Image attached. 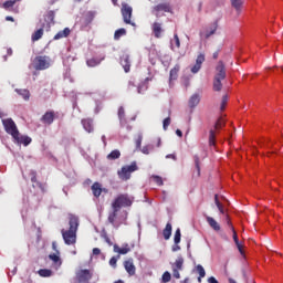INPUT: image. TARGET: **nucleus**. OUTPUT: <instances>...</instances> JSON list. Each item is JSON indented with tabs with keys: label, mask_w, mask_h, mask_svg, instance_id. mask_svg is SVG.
<instances>
[{
	"label": "nucleus",
	"mask_w": 283,
	"mask_h": 283,
	"mask_svg": "<svg viewBox=\"0 0 283 283\" xmlns=\"http://www.w3.org/2000/svg\"><path fill=\"white\" fill-rule=\"evenodd\" d=\"M214 203H216L217 208L219 209L220 213L224 214V207L218 199V195L214 196Z\"/></svg>",
	"instance_id": "39"
},
{
	"label": "nucleus",
	"mask_w": 283,
	"mask_h": 283,
	"mask_svg": "<svg viewBox=\"0 0 283 283\" xmlns=\"http://www.w3.org/2000/svg\"><path fill=\"white\" fill-rule=\"evenodd\" d=\"M214 78H221L224 81L227 78V66H224V62L220 60L216 66Z\"/></svg>",
	"instance_id": "8"
},
{
	"label": "nucleus",
	"mask_w": 283,
	"mask_h": 283,
	"mask_svg": "<svg viewBox=\"0 0 283 283\" xmlns=\"http://www.w3.org/2000/svg\"><path fill=\"white\" fill-rule=\"evenodd\" d=\"M43 28H45V25L43 24L42 28L38 29L35 32L32 33L31 35V41L33 43H35V41H40V39H43Z\"/></svg>",
	"instance_id": "18"
},
{
	"label": "nucleus",
	"mask_w": 283,
	"mask_h": 283,
	"mask_svg": "<svg viewBox=\"0 0 283 283\" xmlns=\"http://www.w3.org/2000/svg\"><path fill=\"white\" fill-rule=\"evenodd\" d=\"M106 158L107 160H118V158H120V150L118 149L112 150Z\"/></svg>",
	"instance_id": "30"
},
{
	"label": "nucleus",
	"mask_w": 283,
	"mask_h": 283,
	"mask_svg": "<svg viewBox=\"0 0 283 283\" xmlns=\"http://www.w3.org/2000/svg\"><path fill=\"white\" fill-rule=\"evenodd\" d=\"M206 220L209 224V227H211L213 229V231H220V223H218V221H216V219H213V217H206Z\"/></svg>",
	"instance_id": "19"
},
{
	"label": "nucleus",
	"mask_w": 283,
	"mask_h": 283,
	"mask_svg": "<svg viewBox=\"0 0 283 283\" xmlns=\"http://www.w3.org/2000/svg\"><path fill=\"white\" fill-rule=\"evenodd\" d=\"M218 56H220V49L217 50L213 54H212V59L218 60Z\"/></svg>",
	"instance_id": "59"
},
{
	"label": "nucleus",
	"mask_w": 283,
	"mask_h": 283,
	"mask_svg": "<svg viewBox=\"0 0 283 283\" xmlns=\"http://www.w3.org/2000/svg\"><path fill=\"white\" fill-rule=\"evenodd\" d=\"M166 158H172V160H176V155L169 154V155L166 156Z\"/></svg>",
	"instance_id": "64"
},
{
	"label": "nucleus",
	"mask_w": 283,
	"mask_h": 283,
	"mask_svg": "<svg viewBox=\"0 0 283 283\" xmlns=\"http://www.w3.org/2000/svg\"><path fill=\"white\" fill-rule=\"evenodd\" d=\"M51 63L52 60L48 55H36L32 61L33 70L38 72L50 69Z\"/></svg>",
	"instance_id": "4"
},
{
	"label": "nucleus",
	"mask_w": 283,
	"mask_h": 283,
	"mask_svg": "<svg viewBox=\"0 0 283 283\" xmlns=\"http://www.w3.org/2000/svg\"><path fill=\"white\" fill-rule=\"evenodd\" d=\"M70 28H65L54 35V41H59V39H66V36H70Z\"/></svg>",
	"instance_id": "21"
},
{
	"label": "nucleus",
	"mask_w": 283,
	"mask_h": 283,
	"mask_svg": "<svg viewBox=\"0 0 283 283\" xmlns=\"http://www.w3.org/2000/svg\"><path fill=\"white\" fill-rule=\"evenodd\" d=\"M174 39L176 48H180V38H178V33L174 34Z\"/></svg>",
	"instance_id": "55"
},
{
	"label": "nucleus",
	"mask_w": 283,
	"mask_h": 283,
	"mask_svg": "<svg viewBox=\"0 0 283 283\" xmlns=\"http://www.w3.org/2000/svg\"><path fill=\"white\" fill-rule=\"evenodd\" d=\"M94 17H96L94 11H88L84 17V25H90L94 21Z\"/></svg>",
	"instance_id": "28"
},
{
	"label": "nucleus",
	"mask_w": 283,
	"mask_h": 283,
	"mask_svg": "<svg viewBox=\"0 0 283 283\" xmlns=\"http://www.w3.org/2000/svg\"><path fill=\"white\" fill-rule=\"evenodd\" d=\"M171 231H172L171 223L168 222L165 229L163 230V235L165 240H169V238H171Z\"/></svg>",
	"instance_id": "24"
},
{
	"label": "nucleus",
	"mask_w": 283,
	"mask_h": 283,
	"mask_svg": "<svg viewBox=\"0 0 283 283\" xmlns=\"http://www.w3.org/2000/svg\"><path fill=\"white\" fill-rule=\"evenodd\" d=\"M52 249H53V251H55V252L57 253V255H59V250L56 249V242H55V241L52 242Z\"/></svg>",
	"instance_id": "63"
},
{
	"label": "nucleus",
	"mask_w": 283,
	"mask_h": 283,
	"mask_svg": "<svg viewBox=\"0 0 283 283\" xmlns=\"http://www.w3.org/2000/svg\"><path fill=\"white\" fill-rule=\"evenodd\" d=\"M126 34H127V31L125 29H118L114 33V39H115V41H118V39H120V36H125Z\"/></svg>",
	"instance_id": "35"
},
{
	"label": "nucleus",
	"mask_w": 283,
	"mask_h": 283,
	"mask_svg": "<svg viewBox=\"0 0 283 283\" xmlns=\"http://www.w3.org/2000/svg\"><path fill=\"white\" fill-rule=\"evenodd\" d=\"M218 30V28H213L210 31H207L206 34L203 35L205 39H209L210 36H213V34H216V31Z\"/></svg>",
	"instance_id": "48"
},
{
	"label": "nucleus",
	"mask_w": 283,
	"mask_h": 283,
	"mask_svg": "<svg viewBox=\"0 0 283 283\" xmlns=\"http://www.w3.org/2000/svg\"><path fill=\"white\" fill-rule=\"evenodd\" d=\"M233 231V240H234V244H238L240 242V240L238 239V232H235V230Z\"/></svg>",
	"instance_id": "58"
},
{
	"label": "nucleus",
	"mask_w": 283,
	"mask_h": 283,
	"mask_svg": "<svg viewBox=\"0 0 283 283\" xmlns=\"http://www.w3.org/2000/svg\"><path fill=\"white\" fill-rule=\"evenodd\" d=\"M179 72H180V64H176L174 69L170 70V81H176V78H178Z\"/></svg>",
	"instance_id": "27"
},
{
	"label": "nucleus",
	"mask_w": 283,
	"mask_h": 283,
	"mask_svg": "<svg viewBox=\"0 0 283 283\" xmlns=\"http://www.w3.org/2000/svg\"><path fill=\"white\" fill-rule=\"evenodd\" d=\"M233 9L237 10L238 14L242 11V0H230Z\"/></svg>",
	"instance_id": "31"
},
{
	"label": "nucleus",
	"mask_w": 283,
	"mask_h": 283,
	"mask_svg": "<svg viewBox=\"0 0 283 283\" xmlns=\"http://www.w3.org/2000/svg\"><path fill=\"white\" fill-rule=\"evenodd\" d=\"M93 255H101V249L94 248L93 249Z\"/></svg>",
	"instance_id": "60"
},
{
	"label": "nucleus",
	"mask_w": 283,
	"mask_h": 283,
	"mask_svg": "<svg viewBox=\"0 0 283 283\" xmlns=\"http://www.w3.org/2000/svg\"><path fill=\"white\" fill-rule=\"evenodd\" d=\"M105 61V57L102 59H96V57H92L90 60L86 61V65L88 67H96V65H101V62Z\"/></svg>",
	"instance_id": "23"
},
{
	"label": "nucleus",
	"mask_w": 283,
	"mask_h": 283,
	"mask_svg": "<svg viewBox=\"0 0 283 283\" xmlns=\"http://www.w3.org/2000/svg\"><path fill=\"white\" fill-rule=\"evenodd\" d=\"M118 118H119L120 123H123V120H125V108L123 106H120L118 108Z\"/></svg>",
	"instance_id": "44"
},
{
	"label": "nucleus",
	"mask_w": 283,
	"mask_h": 283,
	"mask_svg": "<svg viewBox=\"0 0 283 283\" xmlns=\"http://www.w3.org/2000/svg\"><path fill=\"white\" fill-rule=\"evenodd\" d=\"M124 269L128 275H136V265H134V259L124 261Z\"/></svg>",
	"instance_id": "11"
},
{
	"label": "nucleus",
	"mask_w": 283,
	"mask_h": 283,
	"mask_svg": "<svg viewBox=\"0 0 283 283\" xmlns=\"http://www.w3.org/2000/svg\"><path fill=\"white\" fill-rule=\"evenodd\" d=\"M153 32H154L156 39H160V36L163 34V27L160 25V23L155 22L153 24Z\"/></svg>",
	"instance_id": "22"
},
{
	"label": "nucleus",
	"mask_w": 283,
	"mask_h": 283,
	"mask_svg": "<svg viewBox=\"0 0 283 283\" xmlns=\"http://www.w3.org/2000/svg\"><path fill=\"white\" fill-rule=\"evenodd\" d=\"M209 145L210 147H216V130L210 129L209 132Z\"/></svg>",
	"instance_id": "34"
},
{
	"label": "nucleus",
	"mask_w": 283,
	"mask_h": 283,
	"mask_svg": "<svg viewBox=\"0 0 283 283\" xmlns=\"http://www.w3.org/2000/svg\"><path fill=\"white\" fill-rule=\"evenodd\" d=\"M188 105H189L190 109H193V107H198V105H200V95L199 94H193L189 98Z\"/></svg>",
	"instance_id": "17"
},
{
	"label": "nucleus",
	"mask_w": 283,
	"mask_h": 283,
	"mask_svg": "<svg viewBox=\"0 0 283 283\" xmlns=\"http://www.w3.org/2000/svg\"><path fill=\"white\" fill-rule=\"evenodd\" d=\"M54 118H55L54 111H48L41 117V123H43V125H52V123H54Z\"/></svg>",
	"instance_id": "10"
},
{
	"label": "nucleus",
	"mask_w": 283,
	"mask_h": 283,
	"mask_svg": "<svg viewBox=\"0 0 283 283\" xmlns=\"http://www.w3.org/2000/svg\"><path fill=\"white\" fill-rule=\"evenodd\" d=\"M136 148L140 149V145H143V136H138V138L135 142Z\"/></svg>",
	"instance_id": "54"
},
{
	"label": "nucleus",
	"mask_w": 283,
	"mask_h": 283,
	"mask_svg": "<svg viewBox=\"0 0 283 283\" xmlns=\"http://www.w3.org/2000/svg\"><path fill=\"white\" fill-rule=\"evenodd\" d=\"M49 259L52 260V262H54V264H57L59 266H61L62 262H61V256H59V254H50Z\"/></svg>",
	"instance_id": "36"
},
{
	"label": "nucleus",
	"mask_w": 283,
	"mask_h": 283,
	"mask_svg": "<svg viewBox=\"0 0 283 283\" xmlns=\"http://www.w3.org/2000/svg\"><path fill=\"white\" fill-rule=\"evenodd\" d=\"M113 251L114 253H118V255H127V253L132 251V247H129L128 243H124L122 248L118 247V244H114Z\"/></svg>",
	"instance_id": "9"
},
{
	"label": "nucleus",
	"mask_w": 283,
	"mask_h": 283,
	"mask_svg": "<svg viewBox=\"0 0 283 283\" xmlns=\"http://www.w3.org/2000/svg\"><path fill=\"white\" fill-rule=\"evenodd\" d=\"M93 273L90 270H78L75 274V277L78 283H90V280L93 277Z\"/></svg>",
	"instance_id": "7"
},
{
	"label": "nucleus",
	"mask_w": 283,
	"mask_h": 283,
	"mask_svg": "<svg viewBox=\"0 0 283 283\" xmlns=\"http://www.w3.org/2000/svg\"><path fill=\"white\" fill-rule=\"evenodd\" d=\"M119 211L118 208H113V211L108 214V222L113 224V227L116 224V218H118Z\"/></svg>",
	"instance_id": "20"
},
{
	"label": "nucleus",
	"mask_w": 283,
	"mask_h": 283,
	"mask_svg": "<svg viewBox=\"0 0 283 283\" xmlns=\"http://www.w3.org/2000/svg\"><path fill=\"white\" fill-rule=\"evenodd\" d=\"M201 65L200 64H195L192 67H191V72H192V74H198V72H200V70H201Z\"/></svg>",
	"instance_id": "50"
},
{
	"label": "nucleus",
	"mask_w": 283,
	"mask_h": 283,
	"mask_svg": "<svg viewBox=\"0 0 283 283\" xmlns=\"http://www.w3.org/2000/svg\"><path fill=\"white\" fill-rule=\"evenodd\" d=\"M227 101H229V97L227 95H223L221 101V111L227 107Z\"/></svg>",
	"instance_id": "51"
},
{
	"label": "nucleus",
	"mask_w": 283,
	"mask_h": 283,
	"mask_svg": "<svg viewBox=\"0 0 283 283\" xmlns=\"http://www.w3.org/2000/svg\"><path fill=\"white\" fill-rule=\"evenodd\" d=\"M182 264H185V259L182 256H178L172 269L182 271Z\"/></svg>",
	"instance_id": "32"
},
{
	"label": "nucleus",
	"mask_w": 283,
	"mask_h": 283,
	"mask_svg": "<svg viewBox=\"0 0 283 283\" xmlns=\"http://www.w3.org/2000/svg\"><path fill=\"white\" fill-rule=\"evenodd\" d=\"M151 178H153L154 182H156V185H158V187H163V185H164L163 177L155 175Z\"/></svg>",
	"instance_id": "45"
},
{
	"label": "nucleus",
	"mask_w": 283,
	"mask_h": 283,
	"mask_svg": "<svg viewBox=\"0 0 283 283\" xmlns=\"http://www.w3.org/2000/svg\"><path fill=\"white\" fill-rule=\"evenodd\" d=\"M118 262V259L116 256L111 258L109 264L113 266V269H116V263Z\"/></svg>",
	"instance_id": "52"
},
{
	"label": "nucleus",
	"mask_w": 283,
	"mask_h": 283,
	"mask_svg": "<svg viewBox=\"0 0 283 283\" xmlns=\"http://www.w3.org/2000/svg\"><path fill=\"white\" fill-rule=\"evenodd\" d=\"M171 125V117H166L163 122V128L167 130V128Z\"/></svg>",
	"instance_id": "47"
},
{
	"label": "nucleus",
	"mask_w": 283,
	"mask_h": 283,
	"mask_svg": "<svg viewBox=\"0 0 283 283\" xmlns=\"http://www.w3.org/2000/svg\"><path fill=\"white\" fill-rule=\"evenodd\" d=\"M40 277H52V270L41 269L38 271Z\"/></svg>",
	"instance_id": "33"
},
{
	"label": "nucleus",
	"mask_w": 283,
	"mask_h": 283,
	"mask_svg": "<svg viewBox=\"0 0 283 283\" xmlns=\"http://www.w3.org/2000/svg\"><path fill=\"white\" fill-rule=\"evenodd\" d=\"M208 283H219V282L216 280L214 276H210V277L208 279Z\"/></svg>",
	"instance_id": "62"
},
{
	"label": "nucleus",
	"mask_w": 283,
	"mask_h": 283,
	"mask_svg": "<svg viewBox=\"0 0 283 283\" xmlns=\"http://www.w3.org/2000/svg\"><path fill=\"white\" fill-rule=\"evenodd\" d=\"M120 65L124 69V72H129L130 67H132V60H129V55L128 54H123L120 56Z\"/></svg>",
	"instance_id": "13"
},
{
	"label": "nucleus",
	"mask_w": 283,
	"mask_h": 283,
	"mask_svg": "<svg viewBox=\"0 0 283 283\" xmlns=\"http://www.w3.org/2000/svg\"><path fill=\"white\" fill-rule=\"evenodd\" d=\"M196 63H197V65H201L202 66V64L205 63V53H200L197 56Z\"/></svg>",
	"instance_id": "46"
},
{
	"label": "nucleus",
	"mask_w": 283,
	"mask_h": 283,
	"mask_svg": "<svg viewBox=\"0 0 283 283\" xmlns=\"http://www.w3.org/2000/svg\"><path fill=\"white\" fill-rule=\"evenodd\" d=\"M69 230L63 229L61 231L64 243L69 247L76 244V233L78 231V217L71 214L69 217Z\"/></svg>",
	"instance_id": "1"
},
{
	"label": "nucleus",
	"mask_w": 283,
	"mask_h": 283,
	"mask_svg": "<svg viewBox=\"0 0 283 283\" xmlns=\"http://www.w3.org/2000/svg\"><path fill=\"white\" fill-rule=\"evenodd\" d=\"M48 17L51 21H54V11H49Z\"/></svg>",
	"instance_id": "61"
},
{
	"label": "nucleus",
	"mask_w": 283,
	"mask_h": 283,
	"mask_svg": "<svg viewBox=\"0 0 283 283\" xmlns=\"http://www.w3.org/2000/svg\"><path fill=\"white\" fill-rule=\"evenodd\" d=\"M196 271L199 274L198 282L201 283L202 282V277H205L207 275V272L205 271V268L201 264H198L196 266Z\"/></svg>",
	"instance_id": "26"
},
{
	"label": "nucleus",
	"mask_w": 283,
	"mask_h": 283,
	"mask_svg": "<svg viewBox=\"0 0 283 283\" xmlns=\"http://www.w3.org/2000/svg\"><path fill=\"white\" fill-rule=\"evenodd\" d=\"M235 247L238 248V251L241 253V255H244V250L242 243H235Z\"/></svg>",
	"instance_id": "56"
},
{
	"label": "nucleus",
	"mask_w": 283,
	"mask_h": 283,
	"mask_svg": "<svg viewBox=\"0 0 283 283\" xmlns=\"http://www.w3.org/2000/svg\"><path fill=\"white\" fill-rule=\"evenodd\" d=\"M17 94L22 96L24 101H30V91L24 90V88H17L15 90Z\"/></svg>",
	"instance_id": "29"
},
{
	"label": "nucleus",
	"mask_w": 283,
	"mask_h": 283,
	"mask_svg": "<svg viewBox=\"0 0 283 283\" xmlns=\"http://www.w3.org/2000/svg\"><path fill=\"white\" fill-rule=\"evenodd\" d=\"M13 139L15 140V143H18V145H24V147H28V145L32 143V138L28 136H21L20 133H18V137H13Z\"/></svg>",
	"instance_id": "14"
},
{
	"label": "nucleus",
	"mask_w": 283,
	"mask_h": 283,
	"mask_svg": "<svg viewBox=\"0 0 283 283\" xmlns=\"http://www.w3.org/2000/svg\"><path fill=\"white\" fill-rule=\"evenodd\" d=\"M180 270L172 268V275L176 280H180Z\"/></svg>",
	"instance_id": "53"
},
{
	"label": "nucleus",
	"mask_w": 283,
	"mask_h": 283,
	"mask_svg": "<svg viewBox=\"0 0 283 283\" xmlns=\"http://www.w3.org/2000/svg\"><path fill=\"white\" fill-rule=\"evenodd\" d=\"M151 149H154V146H144L142 148V153H144L146 156H149V151H151Z\"/></svg>",
	"instance_id": "49"
},
{
	"label": "nucleus",
	"mask_w": 283,
	"mask_h": 283,
	"mask_svg": "<svg viewBox=\"0 0 283 283\" xmlns=\"http://www.w3.org/2000/svg\"><path fill=\"white\" fill-rule=\"evenodd\" d=\"M226 222H227L228 227L232 229V231L235 230V229H233V224H231V219H229V214L226 216Z\"/></svg>",
	"instance_id": "57"
},
{
	"label": "nucleus",
	"mask_w": 283,
	"mask_h": 283,
	"mask_svg": "<svg viewBox=\"0 0 283 283\" xmlns=\"http://www.w3.org/2000/svg\"><path fill=\"white\" fill-rule=\"evenodd\" d=\"M222 78L220 77H214L213 78V91L214 92H221L222 91Z\"/></svg>",
	"instance_id": "25"
},
{
	"label": "nucleus",
	"mask_w": 283,
	"mask_h": 283,
	"mask_svg": "<svg viewBox=\"0 0 283 283\" xmlns=\"http://www.w3.org/2000/svg\"><path fill=\"white\" fill-rule=\"evenodd\" d=\"M161 281L164 282V283H167V282H171V273H169V272H164V274H163V276H161Z\"/></svg>",
	"instance_id": "43"
},
{
	"label": "nucleus",
	"mask_w": 283,
	"mask_h": 283,
	"mask_svg": "<svg viewBox=\"0 0 283 283\" xmlns=\"http://www.w3.org/2000/svg\"><path fill=\"white\" fill-rule=\"evenodd\" d=\"M31 182H33V187H41V182L36 180V171H31Z\"/></svg>",
	"instance_id": "37"
},
{
	"label": "nucleus",
	"mask_w": 283,
	"mask_h": 283,
	"mask_svg": "<svg viewBox=\"0 0 283 283\" xmlns=\"http://www.w3.org/2000/svg\"><path fill=\"white\" fill-rule=\"evenodd\" d=\"M193 160H195V167L197 169V176H200V157L195 155Z\"/></svg>",
	"instance_id": "40"
},
{
	"label": "nucleus",
	"mask_w": 283,
	"mask_h": 283,
	"mask_svg": "<svg viewBox=\"0 0 283 283\" xmlns=\"http://www.w3.org/2000/svg\"><path fill=\"white\" fill-rule=\"evenodd\" d=\"M94 198H101V193H103V186L99 182H94L91 187Z\"/></svg>",
	"instance_id": "16"
},
{
	"label": "nucleus",
	"mask_w": 283,
	"mask_h": 283,
	"mask_svg": "<svg viewBox=\"0 0 283 283\" xmlns=\"http://www.w3.org/2000/svg\"><path fill=\"white\" fill-rule=\"evenodd\" d=\"M14 3L15 2L13 0H8V1L3 2L2 8L4 10H10V8H14Z\"/></svg>",
	"instance_id": "41"
},
{
	"label": "nucleus",
	"mask_w": 283,
	"mask_h": 283,
	"mask_svg": "<svg viewBox=\"0 0 283 283\" xmlns=\"http://www.w3.org/2000/svg\"><path fill=\"white\" fill-rule=\"evenodd\" d=\"M81 124L83 125V128L88 134H92L94 132V119L92 118H84L81 120Z\"/></svg>",
	"instance_id": "12"
},
{
	"label": "nucleus",
	"mask_w": 283,
	"mask_h": 283,
	"mask_svg": "<svg viewBox=\"0 0 283 283\" xmlns=\"http://www.w3.org/2000/svg\"><path fill=\"white\" fill-rule=\"evenodd\" d=\"M180 238H181V233H180V228H178L175 232V237H174V242L175 244H180Z\"/></svg>",
	"instance_id": "42"
},
{
	"label": "nucleus",
	"mask_w": 283,
	"mask_h": 283,
	"mask_svg": "<svg viewBox=\"0 0 283 283\" xmlns=\"http://www.w3.org/2000/svg\"><path fill=\"white\" fill-rule=\"evenodd\" d=\"M134 205V197H129L127 193L118 195L112 202V209H120L132 207Z\"/></svg>",
	"instance_id": "2"
},
{
	"label": "nucleus",
	"mask_w": 283,
	"mask_h": 283,
	"mask_svg": "<svg viewBox=\"0 0 283 283\" xmlns=\"http://www.w3.org/2000/svg\"><path fill=\"white\" fill-rule=\"evenodd\" d=\"M226 125V122H224V118L222 117H219L214 124V129H222V127H224Z\"/></svg>",
	"instance_id": "38"
},
{
	"label": "nucleus",
	"mask_w": 283,
	"mask_h": 283,
	"mask_svg": "<svg viewBox=\"0 0 283 283\" xmlns=\"http://www.w3.org/2000/svg\"><path fill=\"white\" fill-rule=\"evenodd\" d=\"M2 125L4 127V132L10 134L12 138H17L19 136V128H17V124L12 118L2 119Z\"/></svg>",
	"instance_id": "5"
},
{
	"label": "nucleus",
	"mask_w": 283,
	"mask_h": 283,
	"mask_svg": "<svg viewBox=\"0 0 283 283\" xmlns=\"http://www.w3.org/2000/svg\"><path fill=\"white\" fill-rule=\"evenodd\" d=\"M132 12H134V9H132L129 4H122V17L124 19V23H127L128 25H136V23L132 22Z\"/></svg>",
	"instance_id": "6"
},
{
	"label": "nucleus",
	"mask_w": 283,
	"mask_h": 283,
	"mask_svg": "<svg viewBox=\"0 0 283 283\" xmlns=\"http://www.w3.org/2000/svg\"><path fill=\"white\" fill-rule=\"evenodd\" d=\"M134 171H138V165L136 161H133L130 165L123 166L119 170H117V176L119 180L127 182V180L132 179V174H134Z\"/></svg>",
	"instance_id": "3"
},
{
	"label": "nucleus",
	"mask_w": 283,
	"mask_h": 283,
	"mask_svg": "<svg viewBox=\"0 0 283 283\" xmlns=\"http://www.w3.org/2000/svg\"><path fill=\"white\" fill-rule=\"evenodd\" d=\"M155 12H171V4L169 2L159 3L154 7Z\"/></svg>",
	"instance_id": "15"
}]
</instances>
